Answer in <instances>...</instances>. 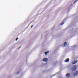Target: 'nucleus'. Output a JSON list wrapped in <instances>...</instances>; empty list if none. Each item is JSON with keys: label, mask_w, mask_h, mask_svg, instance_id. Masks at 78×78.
Returning a JSON list of instances; mask_svg holds the SVG:
<instances>
[{"label": "nucleus", "mask_w": 78, "mask_h": 78, "mask_svg": "<svg viewBox=\"0 0 78 78\" xmlns=\"http://www.w3.org/2000/svg\"><path fill=\"white\" fill-rule=\"evenodd\" d=\"M44 53H45V55H47V52H44Z\"/></svg>", "instance_id": "9"}, {"label": "nucleus", "mask_w": 78, "mask_h": 78, "mask_svg": "<svg viewBox=\"0 0 78 78\" xmlns=\"http://www.w3.org/2000/svg\"><path fill=\"white\" fill-rule=\"evenodd\" d=\"M67 45V42H66L64 43V47H66Z\"/></svg>", "instance_id": "7"}, {"label": "nucleus", "mask_w": 78, "mask_h": 78, "mask_svg": "<svg viewBox=\"0 0 78 78\" xmlns=\"http://www.w3.org/2000/svg\"><path fill=\"white\" fill-rule=\"evenodd\" d=\"M47 53H48L49 52V51H48L47 52H46Z\"/></svg>", "instance_id": "13"}, {"label": "nucleus", "mask_w": 78, "mask_h": 78, "mask_svg": "<svg viewBox=\"0 0 78 78\" xmlns=\"http://www.w3.org/2000/svg\"><path fill=\"white\" fill-rule=\"evenodd\" d=\"M43 61H44V62H47V61H48V58H44L43 59Z\"/></svg>", "instance_id": "3"}, {"label": "nucleus", "mask_w": 78, "mask_h": 78, "mask_svg": "<svg viewBox=\"0 0 78 78\" xmlns=\"http://www.w3.org/2000/svg\"><path fill=\"white\" fill-rule=\"evenodd\" d=\"M18 73H19V72H18L17 73V74H18Z\"/></svg>", "instance_id": "14"}, {"label": "nucleus", "mask_w": 78, "mask_h": 78, "mask_svg": "<svg viewBox=\"0 0 78 78\" xmlns=\"http://www.w3.org/2000/svg\"><path fill=\"white\" fill-rule=\"evenodd\" d=\"M20 47L18 49V50H19V49H20Z\"/></svg>", "instance_id": "15"}, {"label": "nucleus", "mask_w": 78, "mask_h": 78, "mask_svg": "<svg viewBox=\"0 0 78 78\" xmlns=\"http://www.w3.org/2000/svg\"><path fill=\"white\" fill-rule=\"evenodd\" d=\"M33 25H32L31 26V28H33Z\"/></svg>", "instance_id": "12"}, {"label": "nucleus", "mask_w": 78, "mask_h": 78, "mask_svg": "<svg viewBox=\"0 0 78 78\" xmlns=\"http://www.w3.org/2000/svg\"><path fill=\"white\" fill-rule=\"evenodd\" d=\"M64 22L63 23H61V24H60V25H63V24H64Z\"/></svg>", "instance_id": "8"}, {"label": "nucleus", "mask_w": 78, "mask_h": 78, "mask_svg": "<svg viewBox=\"0 0 78 78\" xmlns=\"http://www.w3.org/2000/svg\"><path fill=\"white\" fill-rule=\"evenodd\" d=\"M76 66H74L71 69L72 71H75V70H76Z\"/></svg>", "instance_id": "1"}, {"label": "nucleus", "mask_w": 78, "mask_h": 78, "mask_svg": "<svg viewBox=\"0 0 78 78\" xmlns=\"http://www.w3.org/2000/svg\"><path fill=\"white\" fill-rule=\"evenodd\" d=\"M78 62V61H73V62H72V64H76V62Z\"/></svg>", "instance_id": "6"}, {"label": "nucleus", "mask_w": 78, "mask_h": 78, "mask_svg": "<svg viewBox=\"0 0 78 78\" xmlns=\"http://www.w3.org/2000/svg\"><path fill=\"white\" fill-rule=\"evenodd\" d=\"M78 74V71H76L75 73H74L73 76H76V75H77Z\"/></svg>", "instance_id": "5"}, {"label": "nucleus", "mask_w": 78, "mask_h": 78, "mask_svg": "<svg viewBox=\"0 0 78 78\" xmlns=\"http://www.w3.org/2000/svg\"><path fill=\"white\" fill-rule=\"evenodd\" d=\"M77 2V1H75L74 2L73 4H75V2Z\"/></svg>", "instance_id": "10"}, {"label": "nucleus", "mask_w": 78, "mask_h": 78, "mask_svg": "<svg viewBox=\"0 0 78 78\" xmlns=\"http://www.w3.org/2000/svg\"><path fill=\"white\" fill-rule=\"evenodd\" d=\"M70 76V74L69 73H68L66 74V77H67V78H69Z\"/></svg>", "instance_id": "2"}, {"label": "nucleus", "mask_w": 78, "mask_h": 78, "mask_svg": "<svg viewBox=\"0 0 78 78\" xmlns=\"http://www.w3.org/2000/svg\"><path fill=\"white\" fill-rule=\"evenodd\" d=\"M19 39V38H17L16 39V41H17V39Z\"/></svg>", "instance_id": "11"}, {"label": "nucleus", "mask_w": 78, "mask_h": 78, "mask_svg": "<svg viewBox=\"0 0 78 78\" xmlns=\"http://www.w3.org/2000/svg\"><path fill=\"white\" fill-rule=\"evenodd\" d=\"M70 60V59L69 58H67L65 61V62H69V61Z\"/></svg>", "instance_id": "4"}]
</instances>
